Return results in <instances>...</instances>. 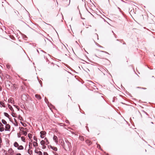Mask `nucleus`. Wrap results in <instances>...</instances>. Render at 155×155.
Segmentation results:
<instances>
[{"label": "nucleus", "mask_w": 155, "mask_h": 155, "mask_svg": "<svg viewBox=\"0 0 155 155\" xmlns=\"http://www.w3.org/2000/svg\"><path fill=\"white\" fill-rule=\"evenodd\" d=\"M40 143L41 145H43L45 143V142L44 140H42L41 141Z\"/></svg>", "instance_id": "obj_13"}, {"label": "nucleus", "mask_w": 155, "mask_h": 155, "mask_svg": "<svg viewBox=\"0 0 155 155\" xmlns=\"http://www.w3.org/2000/svg\"><path fill=\"white\" fill-rule=\"evenodd\" d=\"M46 98H45V101H46Z\"/></svg>", "instance_id": "obj_49"}, {"label": "nucleus", "mask_w": 155, "mask_h": 155, "mask_svg": "<svg viewBox=\"0 0 155 155\" xmlns=\"http://www.w3.org/2000/svg\"><path fill=\"white\" fill-rule=\"evenodd\" d=\"M39 155H42V152L41 151H38V153Z\"/></svg>", "instance_id": "obj_20"}, {"label": "nucleus", "mask_w": 155, "mask_h": 155, "mask_svg": "<svg viewBox=\"0 0 155 155\" xmlns=\"http://www.w3.org/2000/svg\"><path fill=\"white\" fill-rule=\"evenodd\" d=\"M3 126V125L2 124V123L0 122V127L2 126Z\"/></svg>", "instance_id": "obj_33"}, {"label": "nucleus", "mask_w": 155, "mask_h": 155, "mask_svg": "<svg viewBox=\"0 0 155 155\" xmlns=\"http://www.w3.org/2000/svg\"><path fill=\"white\" fill-rule=\"evenodd\" d=\"M18 119L21 120H22V118L20 115H19L18 117Z\"/></svg>", "instance_id": "obj_21"}, {"label": "nucleus", "mask_w": 155, "mask_h": 155, "mask_svg": "<svg viewBox=\"0 0 155 155\" xmlns=\"http://www.w3.org/2000/svg\"><path fill=\"white\" fill-rule=\"evenodd\" d=\"M14 146L15 147H18L19 146V145L17 142H15L14 143Z\"/></svg>", "instance_id": "obj_8"}, {"label": "nucleus", "mask_w": 155, "mask_h": 155, "mask_svg": "<svg viewBox=\"0 0 155 155\" xmlns=\"http://www.w3.org/2000/svg\"><path fill=\"white\" fill-rule=\"evenodd\" d=\"M10 126L8 124H6L5 126V130H9L10 129Z\"/></svg>", "instance_id": "obj_2"}, {"label": "nucleus", "mask_w": 155, "mask_h": 155, "mask_svg": "<svg viewBox=\"0 0 155 155\" xmlns=\"http://www.w3.org/2000/svg\"><path fill=\"white\" fill-rule=\"evenodd\" d=\"M46 133L45 131H41L40 132L41 135L40 137L42 138H43L44 137V136L46 134Z\"/></svg>", "instance_id": "obj_1"}, {"label": "nucleus", "mask_w": 155, "mask_h": 155, "mask_svg": "<svg viewBox=\"0 0 155 155\" xmlns=\"http://www.w3.org/2000/svg\"><path fill=\"white\" fill-rule=\"evenodd\" d=\"M37 51L38 52H39V51H38V50H37Z\"/></svg>", "instance_id": "obj_45"}, {"label": "nucleus", "mask_w": 155, "mask_h": 155, "mask_svg": "<svg viewBox=\"0 0 155 155\" xmlns=\"http://www.w3.org/2000/svg\"><path fill=\"white\" fill-rule=\"evenodd\" d=\"M101 52H104V53H105L106 54H109L106 51H101Z\"/></svg>", "instance_id": "obj_22"}, {"label": "nucleus", "mask_w": 155, "mask_h": 155, "mask_svg": "<svg viewBox=\"0 0 155 155\" xmlns=\"http://www.w3.org/2000/svg\"><path fill=\"white\" fill-rule=\"evenodd\" d=\"M11 151L12 152H13V151H12V149H10L9 150H8V152H9V153H11Z\"/></svg>", "instance_id": "obj_24"}, {"label": "nucleus", "mask_w": 155, "mask_h": 155, "mask_svg": "<svg viewBox=\"0 0 155 155\" xmlns=\"http://www.w3.org/2000/svg\"><path fill=\"white\" fill-rule=\"evenodd\" d=\"M89 84H93V83L91 81H89Z\"/></svg>", "instance_id": "obj_32"}, {"label": "nucleus", "mask_w": 155, "mask_h": 155, "mask_svg": "<svg viewBox=\"0 0 155 155\" xmlns=\"http://www.w3.org/2000/svg\"><path fill=\"white\" fill-rule=\"evenodd\" d=\"M30 144H31V143H30V142H29V145H30Z\"/></svg>", "instance_id": "obj_40"}, {"label": "nucleus", "mask_w": 155, "mask_h": 155, "mask_svg": "<svg viewBox=\"0 0 155 155\" xmlns=\"http://www.w3.org/2000/svg\"><path fill=\"white\" fill-rule=\"evenodd\" d=\"M34 139L36 141H37V138L35 137H34Z\"/></svg>", "instance_id": "obj_26"}, {"label": "nucleus", "mask_w": 155, "mask_h": 155, "mask_svg": "<svg viewBox=\"0 0 155 155\" xmlns=\"http://www.w3.org/2000/svg\"><path fill=\"white\" fill-rule=\"evenodd\" d=\"M44 155H48V153L46 152H44Z\"/></svg>", "instance_id": "obj_30"}, {"label": "nucleus", "mask_w": 155, "mask_h": 155, "mask_svg": "<svg viewBox=\"0 0 155 155\" xmlns=\"http://www.w3.org/2000/svg\"><path fill=\"white\" fill-rule=\"evenodd\" d=\"M47 25L51 26L50 24H47Z\"/></svg>", "instance_id": "obj_44"}, {"label": "nucleus", "mask_w": 155, "mask_h": 155, "mask_svg": "<svg viewBox=\"0 0 155 155\" xmlns=\"http://www.w3.org/2000/svg\"><path fill=\"white\" fill-rule=\"evenodd\" d=\"M97 147H98V148H100V145L97 144Z\"/></svg>", "instance_id": "obj_34"}, {"label": "nucleus", "mask_w": 155, "mask_h": 155, "mask_svg": "<svg viewBox=\"0 0 155 155\" xmlns=\"http://www.w3.org/2000/svg\"><path fill=\"white\" fill-rule=\"evenodd\" d=\"M80 138L81 140H84V138L82 137H80Z\"/></svg>", "instance_id": "obj_29"}, {"label": "nucleus", "mask_w": 155, "mask_h": 155, "mask_svg": "<svg viewBox=\"0 0 155 155\" xmlns=\"http://www.w3.org/2000/svg\"><path fill=\"white\" fill-rule=\"evenodd\" d=\"M112 32L114 33V34H114V32H113V31H112Z\"/></svg>", "instance_id": "obj_46"}, {"label": "nucleus", "mask_w": 155, "mask_h": 155, "mask_svg": "<svg viewBox=\"0 0 155 155\" xmlns=\"http://www.w3.org/2000/svg\"><path fill=\"white\" fill-rule=\"evenodd\" d=\"M44 139H45V140L46 141V142H45V143H46V145H47L49 143V142L47 139L46 137H45V138Z\"/></svg>", "instance_id": "obj_9"}, {"label": "nucleus", "mask_w": 155, "mask_h": 155, "mask_svg": "<svg viewBox=\"0 0 155 155\" xmlns=\"http://www.w3.org/2000/svg\"><path fill=\"white\" fill-rule=\"evenodd\" d=\"M9 108H10V109L11 110V108H12V107L11 106H10V107H9Z\"/></svg>", "instance_id": "obj_41"}, {"label": "nucleus", "mask_w": 155, "mask_h": 155, "mask_svg": "<svg viewBox=\"0 0 155 155\" xmlns=\"http://www.w3.org/2000/svg\"><path fill=\"white\" fill-rule=\"evenodd\" d=\"M123 44H124V45H125L126 44H125V42H124V43H123Z\"/></svg>", "instance_id": "obj_43"}, {"label": "nucleus", "mask_w": 155, "mask_h": 155, "mask_svg": "<svg viewBox=\"0 0 155 155\" xmlns=\"http://www.w3.org/2000/svg\"><path fill=\"white\" fill-rule=\"evenodd\" d=\"M17 136H18V137H19H19H21V135H20V134H19L18 133V134H17Z\"/></svg>", "instance_id": "obj_28"}, {"label": "nucleus", "mask_w": 155, "mask_h": 155, "mask_svg": "<svg viewBox=\"0 0 155 155\" xmlns=\"http://www.w3.org/2000/svg\"><path fill=\"white\" fill-rule=\"evenodd\" d=\"M33 146L34 147H37L38 146V144L35 141L33 142Z\"/></svg>", "instance_id": "obj_6"}, {"label": "nucleus", "mask_w": 155, "mask_h": 155, "mask_svg": "<svg viewBox=\"0 0 155 155\" xmlns=\"http://www.w3.org/2000/svg\"><path fill=\"white\" fill-rule=\"evenodd\" d=\"M4 114L5 116L9 118V116L8 113H7L5 112V113H4Z\"/></svg>", "instance_id": "obj_14"}, {"label": "nucleus", "mask_w": 155, "mask_h": 155, "mask_svg": "<svg viewBox=\"0 0 155 155\" xmlns=\"http://www.w3.org/2000/svg\"><path fill=\"white\" fill-rule=\"evenodd\" d=\"M20 130L21 131H22L23 132V131H24L23 130H26V128H24L23 127H20L19 128Z\"/></svg>", "instance_id": "obj_10"}, {"label": "nucleus", "mask_w": 155, "mask_h": 155, "mask_svg": "<svg viewBox=\"0 0 155 155\" xmlns=\"http://www.w3.org/2000/svg\"><path fill=\"white\" fill-rule=\"evenodd\" d=\"M28 152L29 154L31 155L32 153V150H30V149H29L28 150Z\"/></svg>", "instance_id": "obj_15"}, {"label": "nucleus", "mask_w": 155, "mask_h": 155, "mask_svg": "<svg viewBox=\"0 0 155 155\" xmlns=\"http://www.w3.org/2000/svg\"><path fill=\"white\" fill-rule=\"evenodd\" d=\"M17 155H21V154L20 153H17Z\"/></svg>", "instance_id": "obj_38"}, {"label": "nucleus", "mask_w": 155, "mask_h": 155, "mask_svg": "<svg viewBox=\"0 0 155 155\" xmlns=\"http://www.w3.org/2000/svg\"><path fill=\"white\" fill-rule=\"evenodd\" d=\"M46 148V146L45 145H42V148L43 149H45Z\"/></svg>", "instance_id": "obj_25"}, {"label": "nucleus", "mask_w": 155, "mask_h": 155, "mask_svg": "<svg viewBox=\"0 0 155 155\" xmlns=\"http://www.w3.org/2000/svg\"><path fill=\"white\" fill-rule=\"evenodd\" d=\"M68 120L66 121V123H68Z\"/></svg>", "instance_id": "obj_39"}, {"label": "nucleus", "mask_w": 155, "mask_h": 155, "mask_svg": "<svg viewBox=\"0 0 155 155\" xmlns=\"http://www.w3.org/2000/svg\"><path fill=\"white\" fill-rule=\"evenodd\" d=\"M29 148H30V149H31L32 148V146H30V145H29Z\"/></svg>", "instance_id": "obj_35"}, {"label": "nucleus", "mask_w": 155, "mask_h": 155, "mask_svg": "<svg viewBox=\"0 0 155 155\" xmlns=\"http://www.w3.org/2000/svg\"><path fill=\"white\" fill-rule=\"evenodd\" d=\"M143 89H146V88H143Z\"/></svg>", "instance_id": "obj_48"}, {"label": "nucleus", "mask_w": 155, "mask_h": 155, "mask_svg": "<svg viewBox=\"0 0 155 155\" xmlns=\"http://www.w3.org/2000/svg\"><path fill=\"white\" fill-rule=\"evenodd\" d=\"M22 133H23V134L25 136L27 135V132L25 131H23Z\"/></svg>", "instance_id": "obj_17"}, {"label": "nucleus", "mask_w": 155, "mask_h": 155, "mask_svg": "<svg viewBox=\"0 0 155 155\" xmlns=\"http://www.w3.org/2000/svg\"><path fill=\"white\" fill-rule=\"evenodd\" d=\"M50 148L55 151H57L58 150L57 148L56 147H52L51 146H50Z\"/></svg>", "instance_id": "obj_4"}, {"label": "nucleus", "mask_w": 155, "mask_h": 155, "mask_svg": "<svg viewBox=\"0 0 155 155\" xmlns=\"http://www.w3.org/2000/svg\"><path fill=\"white\" fill-rule=\"evenodd\" d=\"M2 142V139L0 137V143H1Z\"/></svg>", "instance_id": "obj_36"}, {"label": "nucleus", "mask_w": 155, "mask_h": 155, "mask_svg": "<svg viewBox=\"0 0 155 155\" xmlns=\"http://www.w3.org/2000/svg\"><path fill=\"white\" fill-rule=\"evenodd\" d=\"M8 77H9V76L8 75L7 76V77L8 78Z\"/></svg>", "instance_id": "obj_42"}, {"label": "nucleus", "mask_w": 155, "mask_h": 155, "mask_svg": "<svg viewBox=\"0 0 155 155\" xmlns=\"http://www.w3.org/2000/svg\"><path fill=\"white\" fill-rule=\"evenodd\" d=\"M4 103L3 102H2V101H0V105H2V106H3V104Z\"/></svg>", "instance_id": "obj_23"}, {"label": "nucleus", "mask_w": 155, "mask_h": 155, "mask_svg": "<svg viewBox=\"0 0 155 155\" xmlns=\"http://www.w3.org/2000/svg\"><path fill=\"white\" fill-rule=\"evenodd\" d=\"M35 97L38 100H40L41 99V97L40 95L36 94L35 95Z\"/></svg>", "instance_id": "obj_5"}, {"label": "nucleus", "mask_w": 155, "mask_h": 155, "mask_svg": "<svg viewBox=\"0 0 155 155\" xmlns=\"http://www.w3.org/2000/svg\"><path fill=\"white\" fill-rule=\"evenodd\" d=\"M86 142L89 145H90L91 143V142L89 140H87L86 141Z\"/></svg>", "instance_id": "obj_12"}, {"label": "nucleus", "mask_w": 155, "mask_h": 155, "mask_svg": "<svg viewBox=\"0 0 155 155\" xmlns=\"http://www.w3.org/2000/svg\"><path fill=\"white\" fill-rule=\"evenodd\" d=\"M21 123L22 124V125H23V126H24V127H25V126H26V124H23V123H22V122H21Z\"/></svg>", "instance_id": "obj_27"}, {"label": "nucleus", "mask_w": 155, "mask_h": 155, "mask_svg": "<svg viewBox=\"0 0 155 155\" xmlns=\"http://www.w3.org/2000/svg\"><path fill=\"white\" fill-rule=\"evenodd\" d=\"M117 41H119L118 39H117Z\"/></svg>", "instance_id": "obj_50"}, {"label": "nucleus", "mask_w": 155, "mask_h": 155, "mask_svg": "<svg viewBox=\"0 0 155 155\" xmlns=\"http://www.w3.org/2000/svg\"><path fill=\"white\" fill-rule=\"evenodd\" d=\"M2 123L3 124H4L6 125L7 124V122L5 120H4V119H2Z\"/></svg>", "instance_id": "obj_11"}, {"label": "nucleus", "mask_w": 155, "mask_h": 155, "mask_svg": "<svg viewBox=\"0 0 155 155\" xmlns=\"http://www.w3.org/2000/svg\"><path fill=\"white\" fill-rule=\"evenodd\" d=\"M53 139L55 141V142L56 143H58V137L54 135V136L53 137Z\"/></svg>", "instance_id": "obj_3"}, {"label": "nucleus", "mask_w": 155, "mask_h": 155, "mask_svg": "<svg viewBox=\"0 0 155 155\" xmlns=\"http://www.w3.org/2000/svg\"><path fill=\"white\" fill-rule=\"evenodd\" d=\"M21 140L23 141L24 142H25V139L24 137H21Z\"/></svg>", "instance_id": "obj_16"}, {"label": "nucleus", "mask_w": 155, "mask_h": 155, "mask_svg": "<svg viewBox=\"0 0 155 155\" xmlns=\"http://www.w3.org/2000/svg\"><path fill=\"white\" fill-rule=\"evenodd\" d=\"M28 137L29 138H31V137H32V135L31 134H28Z\"/></svg>", "instance_id": "obj_19"}, {"label": "nucleus", "mask_w": 155, "mask_h": 155, "mask_svg": "<svg viewBox=\"0 0 155 155\" xmlns=\"http://www.w3.org/2000/svg\"><path fill=\"white\" fill-rule=\"evenodd\" d=\"M14 119L15 121V123H17V120L15 118H14Z\"/></svg>", "instance_id": "obj_37"}, {"label": "nucleus", "mask_w": 155, "mask_h": 155, "mask_svg": "<svg viewBox=\"0 0 155 155\" xmlns=\"http://www.w3.org/2000/svg\"><path fill=\"white\" fill-rule=\"evenodd\" d=\"M35 153H38V150H35Z\"/></svg>", "instance_id": "obj_31"}, {"label": "nucleus", "mask_w": 155, "mask_h": 155, "mask_svg": "<svg viewBox=\"0 0 155 155\" xmlns=\"http://www.w3.org/2000/svg\"><path fill=\"white\" fill-rule=\"evenodd\" d=\"M41 51H42V52H44L43 51H42V50H41Z\"/></svg>", "instance_id": "obj_47"}, {"label": "nucleus", "mask_w": 155, "mask_h": 155, "mask_svg": "<svg viewBox=\"0 0 155 155\" xmlns=\"http://www.w3.org/2000/svg\"><path fill=\"white\" fill-rule=\"evenodd\" d=\"M24 149L22 145L19 146L18 147V149L19 150H23Z\"/></svg>", "instance_id": "obj_7"}, {"label": "nucleus", "mask_w": 155, "mask_h": 155, "mask_svg": "<svg viewBox=\"0 0 155 155\" xmlns=\"http://www.w3.org/2000/svg\"><path fill=\"white\" fill-rule=\"evenodd\" d=\"M4 127L0 128V131L2 132L4 130Z\"/></svg>", "instance_id": "obj_18"}]
</instances>
